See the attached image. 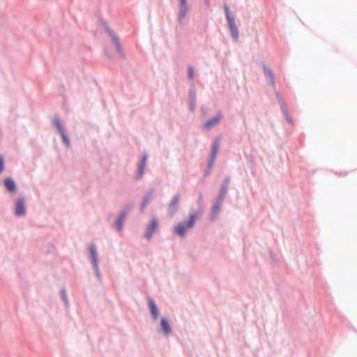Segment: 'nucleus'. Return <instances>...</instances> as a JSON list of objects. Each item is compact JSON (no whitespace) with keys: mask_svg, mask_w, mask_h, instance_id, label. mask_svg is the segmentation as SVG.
Masks as SVG:
<instances>
[{"mask_svg":"<svg viewBox=\"0 0 357 357\" xmlns=\"http://www.w3.org/2000/svg\"><path fill=\"white\" fill-rule=\"evenodd\" d=\"M226 189H227V186H223L222 187V195L226 192Z\"/></svg>","mask_w":357,"mask_h":357,"instance_id":"obj_24","label":"nucleus"},{"mask_svg":"<svg viewBox=\"0 0 357 357\" xmlns=\"http://www.w3.org/2000/svg\"><path fill=\"white\" fill-rule=\"evenodd\" d=\"M114 41H115V43H116V47L119 49V45L118 42H117V40H116V38H114Z\"/></svg>","mask_w":357,"mask_h":357,"instance_id":"obj_25","label":"nucleus"},{"mask_svg":"<svg viewBox=\"0 0 357 357\" xmlns=\"http://www.w3.org/2000/svg\"><path fill=\"white\" fill-rule=\"evenodd\" d=\"M149 305L150 307L151 313L153 319H157L158 317V307L153 299L149 300Z\"/></svg>","mask_w":357,"mask_h":357,"instance_id":"obj_6","label":"nucleus"},{"mask_svg":"<svg viewBox=\"0 0 357 357\" xmlns=\"http://www.w3.org/2000/svg\"><path fill=\"white\" fill-rule=\"evenodd\" d=\"M264 70H265L266 75L267 76H268L270 77L271 80L273 82V72L271 70H268V69H266V68H265Z\"/></svg>","mask_w":357,"mask_h":357,"instance_id":"obj_17","label":"nucleus"},{"mask_svg":"<svg viewBox=\"0 0 357 357\" xmlns=\"http://www.w3.org/2000/svg\"><path fill=\"white\" fill-rule=\"evenodd\" d=\"M194 70L192 66L188 67V76L190 79L193 77Z\"/></svg>","mask_w":357,"mask_h":357,"instance_id":"obj_20","label":"nucleus"},{"mask_svg":"<svg viewBox=\"0 0 357 357\" xmlns=\"http://www.w3.org/2000/svg\"><path fill=\"white\" fill-rule=\"evenodd\" d=\"M179 201H180L179 195H176L173 197V199L170 203V208H172V213H174L175 208H176V205L178 204Z\"/></svg>","mask_w":357,"mask_h":357,"instance_id":"obj_12","label":"nucleus"},{"mask_svg":"<svg viewBox=\"0 0 357 357\" xmlns=\"http://www.w3.org/2000/svg\"><path fill=\"white\" fill-rule=\"evenodd\" d=\"M62 298L67 303V294L64 291L61 292Z\"/></svg>","mask_w":357,"mask_h":357,"instance_id":"obj_22","label":"nucleus"},{"mask_svg":"<svg viewBox=\"0 0 357 357\" xmlns=\"http://www.w3.org/2000/svg\"><path fill=\"white\" fill-rule=\"evenodd\" d=\"M224 8H225V14H226V17H227V21H229V20H230L231 19H234V17L230 13V10H229V8L228 6L227 5H225Z\"/></svg>","mask_w":357,"mask_h":357,"instance_id":"obj_15","label":"nucleus"},{"mask_svg":"<svg viewBox=\"0 0 357 357\" xmlns=\"http://www.w3.org/2000/svg\"><path fill=\"white\" fill-rule=\"evenodd\" d=\"M219 209H220V206H218V205H216V206H215V207H214L213 211H214V212H218V211H219Z\"/></svg>","mask_w":357,"mask_h":357,"instance_id":"obj_23","label":"nucleus"},{"mask_svg":"<svg viewBox=\"0 0 357 357\" xmlns=\"http://www.w3.org/2000/svg\"><path fill=\"white\" fill-rule=\"evenodd\" d=\"M157 228L158 221L155 218H153L150 224L147 227L146 231L145 233V236L147 238H150L152 236L154 231L157 229Z\"/></svg>","mask_w":357,"mask_h":357,"instance_id":"obj_2","label":"nucleus"},{"mask_svg":"<svg viewBox=\"0 0 357 357\" xmlns=\"http://www.w3.org/2000/svg\"><path fill=\"white\" fill-rule=\"evenodd\" d=\"M146 160H147L146 156L144 155L141 160V162L139 164V171H138V174H137L138 178H140L144 174V169L146 167Z\"/></svg>","mask_w":357,"mask_h":357,"instance_id":"obj_10","label":"nucleus"},{"mask_svg":"<svg viewBox=\"0 0 357 357\" xmlns=\"http://www.w3.org/2000/svg\"><path fill=\"white\" fill-rule=\"evenodd\" d=\"M152 193H149L146 197H144V199H143V202H142V209H144L146 205L149 203V202L151 201V198H152Z\"/></svg>","mask_w":357,"mask_h":357,"instance_id":"obj_14","label":"nucleus"},{"mask_svg":"<svg viewBox=\"0 0 357 357\" xmlns=\"http://www.w3.org/2000/svg\"><path fill=\"white\" fill-rule=\"evenodd\" d=\"M221 118L222 116L218 114L216 116L211 119L204 124V128L206 129H209L210 128L217 125L220 121Z\"/></svg>","mask_w":357,"mask_h":357,"instance_id":"obj_5","label":"nucleus"},{"mask_svg":"<svg viewBox=\"0 0 357 357\" xmlns=\"http://www.w3.org/2000/svg\"><path fill=\"white\" fill-rule=\"evenodd\" d=\"M4 169V162L2 156H0V174L3 171Z\"/></svg>","mask_w":357,"mask_h":357,"instance_id":"obj_19","label":"nucleus"},{"mask_svg":"<svg viewBox=\"0 0 357 357\" xmlns=\"http://www.w3.org/2000/svg\"><path fill=\"white\" fill-rule=\"evenodd\" d=\"M228 24L232 37L237 40L238 37V30L235 24V20L231 19L229 20Z\"/></svg>","mask_w":357,"mask_h":357,"instance_id":"obj_4","label":"nucleus"},{"mask_svg":"<svg viewBox=\"0 0 357 357\" xmlns=\"http://www.w3.org/2000/svg\"><path fill=\"white\" fill-rule=\"evenodd\" d=\"M4 183H5V186L6 188V189L9 192H14L15 191L16 185L13 179L8 178L5 180Z\"/></svg>","mask_w":357,"mask_h":357,"instance_id":"obj_7","label":"nucleus"},{"mask_svg":"<svg viewBox=\"0 0 357 357\" xmlns=\"http://www.w3.org/2000/svg\"><path fill=\"white\" fill-rule=\"evenodd\" d=\"M55 123H56V128L59 130L60 134L62 135V134L65 133L64 130H63L62 126H61V124L59 123V122L58 121H56Z\"/></svg>","mask_w":357,"mask_h":357,"instance_id":"obj_18","label":"nucleus"},{"mask_svg":"<svg viewBox=\"0 0 357 357\" xmlns=\"http://www.w3.org/2000/svg\"><path fill=\"white\" fill-rule=\"evenodd\" d=\"M125 218H126V215L123 214H121L120 215V217L119 218V220L116 222L117 227H118L119 229H120L121 228Z\"/></svg>","mask_w":357,"mask_h":357,"instance_id":"obj_16","label":"nucleus"},{"mask_svg":"<svg viewBox=\"0 0 357 357\" xmlns=\"http://www.w3.org/2000/svg\"><path fill=\"white\" fill-rule=\"evenodd\" d=\"M160 326L164 333L168 334L171 332V327L165 318L161 319Z\"/></svg>","mask_w":357,"mask_h":357,"instance_id":"obj_9","label":"nucleus"},{"mask_svg":"<svg viewBox=\"0 0 357 357\" xmlns=\"http://www.w3.org/2000/svg\"><path fill=\"white\" fill-rule=\"evenodd\" d=\"M220 145V139H217L213 143V151H212V155H211V161L213 162L215 158V155L218 152V150L219 149Z\"/></svg>","mask_w":357,"mask_h":357,"instance_id":"obj_11","label":"nucleus"},{"mask_svg":"<svg viewBox=\"0 0 357 357\" xmlns=\"http://www.w3.org/2000/svg\"><path fill=\"white\" fill-rule=\"evenodd\" d=\"M61 135L62 137V139H63V142L66 144L67 146H68L69 145V141H68L66 134L63 133V134H62Z\"/></svg>","mask_w":357,"mask_h":357,"instance_id":"obj_21","label":"nucleus"},{"mask_svg":"<svg viewBox=\"0 0 357 357\" xmlns=\"http://www.w3.org/2000/svg\"><path fill=\"white\" fill-rule=\"evenodd\" d=\"M15 215L17 216H22L25 213V208L24 205V201L22 199H18L16 202L15 206Z\"/></svg>","mask_w":357,"mask_h":357,"instance_id":"obj_3","label":"nucleus"},{"mask_svg":"<svg viewBox=\"0 0 357 357\" xmlns=\"http://www.w3.org/2000/svg\"><path fill=\"white\" fill-rule=\"evenodd\" d=\"M181 17H184V15H185V13L187 12V1L186 0H181Z\"/></svg>","mask_w":357,"mask_h":357,"instance_id":"obj_13","label":"nucleus"},{"mask_svg":"<svg viewBox=\"0 0 357 357\" xmlns=\"http://www.w3.org/2000/svg\"><path fill=\"white\" fill-rule=\"evenodd\" d=\"M196 218H197V216L195 214H191L190 215L189 220L188 221V222L185 225L179 223L175 226V227H174L175 232L181 236H184L185 234L186 229L188 228L193 227Z\"/></svg>","mask_w":357,"mask_h":357,"instance_id":"obj_1","label":"nucleus"},{"mask_svg":"<svg viewBox=\"0 0 357 357\" xmlns=\"http://www.w3.org/2000/svg\"><path fill=\"white\" fill-rule=\"evenodd\" d=\"M89 252L91 260L93 261L95 267L98 266V255L96 248L93 245L89 247Z\"/></svg>","mask_w":357,"mask_h":357,"instance_id":"obj_8","label":"nucleus"}]
</instances>
